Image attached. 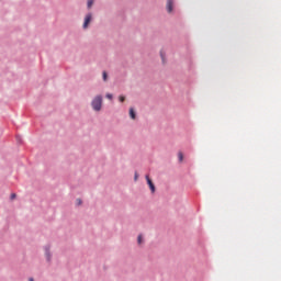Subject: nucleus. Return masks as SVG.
<instances>
[{"label": "nucleus", "mask_w": 281, "mask_h": 281, "mask_svg": "<svg viewBox=\"0 0 281 281\" xmlns=\"http://www.w3.org/2000/svg\"><path fill=\"white\" fill-rule=\"evenodd\" d=\"M178 158H179V161H183V153H178Z\"/></svg>", "instance_id": "8"}, {"label": "nucleus", "mask_w": 281, "mask_h": 281, "mask_svg": "<svg viewBox=\"0 0 281 281\" xmlns=\"http://www.w3.org/2000/svg\"><path fill=\"white\" fill-rule=\"evenodd\" d=\"M130 116L132 120H135L136 117L135 110L133 108L130 109Z\"/></svg>", "instance_id": "5"}, {"label": "nucleus", "mask_w": 281, "mask_h": 281, "mask_svg": "<svg viewBox=\"0 0 281 281\" xmlns=\"http://www.w3.org/2000/svg\"><path fill=\"white\" fill-rule=\"evenodd\" d=\"M30 281H34V279L31 278Z\"/></svg>", "instance_id": "16"}, {"label": "nucleus", "mask_w": 281, "mask_h": 281, "mask_svg": "<svg viewBox=\"0 0 281 281\" xmlns=\"http://www.w3.org/2000/svg\"><path fill=\"white\" fill-rule=\"evenodd\" d=\"M119 100H120V102H124V100H126V98L124 95H121V97H119Z\"/></svg>", "instance_id": "12"}, {"label": "nucleus", "mask_w": 281, "mask_h": 281, "mask_svg": "<svg viewBox=\"0 0 281 281\" xmlns=\"http://www.w3.org/2000/svg\"><path fill=\"white\" fill-rule=\"evenodd\" d=\"M137 243L138 245H142L144 243L142 235H138Z\"/></svg>", "instance_id": "7"}, {"label": "nucleus", "mask_w": 281, "mask_h": 281, "mask_svg": "<svg viewBox=\"0 0 281 281\" xmlns=\"http://www.w3.org/2000/svg\"><path fill=\"white\" fill-rule=\"evenodd\" d=\"M160 58L162 63H166V53L164 50H160Z\"/></svg>", "instance_id": "6"}, {"label": "nucleus", "mask_w": 281, "mask_h": 281, "mask_svg": "<svg viewBox=\"0 0 281 281\" xmlns=\"http://www.w3.org/2000/svg\"><path fill=\"white\" fill-rule=\"evenodd\" d=\"M137 179H139V175L137 172H135L134 180L137 181Z\"/></svg>", "instance_id": "13"}, {"label": "nucleus", "mask_w": 281, "mask_h": 281, "mask_svg": "<svg viewBox=\"0 0 281 281\" xmlns=\"http://www.w3.org/2000/svg\"><path fill=\"white\" fill-rule=\"evenodd\" d=\"M173 5H175V2L172 0H167V11L169 13L172 12Z\"/></svg>", "instance_id": "4"}, {"label": "nucleus", "mask_w": 281, "mask_h": 281, "mask_svg": "<svg viewBox=\"0 0 281 281\" xmlns=\"http://www.w3.org/2000/svg\"><path fill=\"white\" fill-rule=\"evenodd\" d=\"M106 98H108V100H113V94L108 93V94H106Z\"/></svg>", "instance_id": "11"}, {"label": "nucleus", "mask_w": 281, "mask_h": 281, "mask_svg": "<svg viewBox=\"0 0 281 281\" xmlns=\"http://www.w3.org/2000/svg\"><path fill=\"white\" fill-rule=\"evenodd\" d=\"M106 79H108L106 71H103V80H104V82H106Z\"/></svg>", "instance_id": "10"}, {"label": "nucleus", "mask_w": 281, "mask_h": 281, "mask_svg": "<svg viewBox=\"0 0 281 281\" xmlns=\"http://www.w3.org/2000/svg\"><path fill=\"white\" fill-rule=\"evenodd\" d=\"M16 199V193L11 194V200Z\"/></svg>", "instance_id": "15"}, {"label": "nucleus", "mask_w": 281, "mask_h": 281, "mask_svg": "<svg viewBox=\"0 0 281 281\" xmlns=\"http://www.w3.org/2000/svg\"><path fill=\"white\" fill-rule=\"evenodd\" d=\"M93 5V0H88V8H91Z\"/></svg>", "instance_id": "9"}, {"label": "nucleus", "mask_w": 281, "mask_h": 281, "mask_svg": "<svg viewBox=\"0 0 281 281\" xmlns=\"http://www.w3.org/2000/svg\"><path fill=\"white\" fill-rule=\"evenodd\" d=\"M147 184L149 186V190H151V193L155 194V183H153V180L150 177L146 176Z\"/></svg>", "instance_id": "3"}, {"label": "nucleus", "mask_w": 281, "mask_h": 281, "mask_svg": "<svg viewBox=\"0 0 281 281\" xmlns=\"http://www.w3.org/2000/svg\"><path fill=\"white\" fill-rule=\"evenodd\" d=\"M90 23H91V13H88L85 18L83 30H87Z\"/></svg>", "instance_id": "2"}, {"label": "nucleus", "mask_w": 281, "mask_h": 281, "mask_svg": "<svg viewBox=\"0 0 281 281\" xmlns=\"http://www.w3.org/2000/svg\"><path fill=\"white\" fill-rule=\"evenodd\" d=\"M77 205H82V200L78 199L77 200Z\"/></svg>", "instance_id": "14"}, {"label": "nucleus", "mask_w": 281, "mask_h": 281, "mask_svg": "<svg viewBox=\"0 0 281 281\" xmlns=\"http://www.w3.org/2000/svg\"><path fill=\"white\" fill-rule=\"evenodd\" d=\"M93 111H102V95H97L91 102Z\"/></svg>", "instance_id": "1"}]
</instances>
